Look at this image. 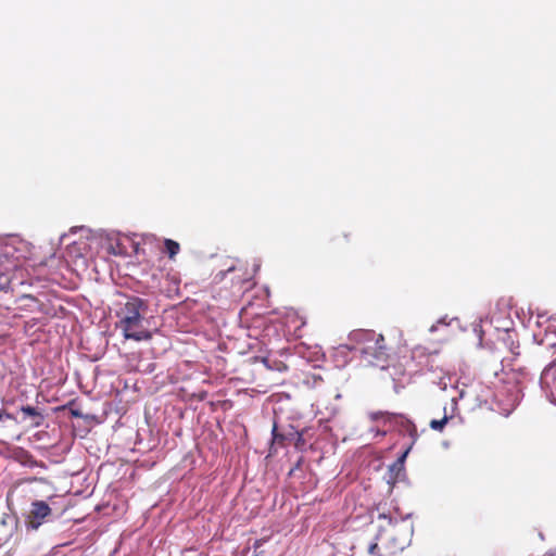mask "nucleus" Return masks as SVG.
Instances as JSON below:
<instances>
[{"mask_svg": "<svg viewBox=\"0 0 556 556\" xmlns=\"http://www.w3.org/2000/svg\"><path fill=\"white\" fill-rule=\"evenodd\" d=\"M116 315L125 339L147 341L152 338L151 332L143 327V315L148 305L144 300L137 296L124 295L117 303Z\"/></svg>", "mask_w": 556, "mask_h": 556, "instance_id": "obj_1", "label": "nucleus"}, {"mask_svg": "<svg viewBox=\"0 0 556 556\" xmlns=\"http://www.w3.org/2000/svg\"><path fill=\"white\" fill-rule=\"evenodd\" d=\"M26 245L16 237L0 238V291L10 286V271L25 257Z\"/></svg>", "mask_w": 556, "mask_h": 556, "instance_id": "obj_2", "label": "nucleus"}, {"mask_svg": "<svg viewBox=\"0 0 556 556\" xmlns=\"http://www.w3.org/2000/svg\"><path fill=\"white\" fill-rule=\"evenodd\" d=\"M350 342L341 344L337 348L338 354L348 352H359L365 357L372 356L380 359L384 355V346L382 344L383 337L376 336L372 331H355L350 336Z\"/></svg>", "mask_w": 556, "mask_h": 556, "instance_id": "obj_3", "label": "nucleus"}, {"mask_svg": "<svg viewBox=\"0 0 556 556\" xmlns=\"http://www.w3.org/2000/svg\"><path fill=\"white\" fill-rule=\"evenodd\" d=\"M540 384L546 397L556 404V361L544 368Z\"/></svg>", "mask_w": 556, "mask_h": 556, "instance_id": "obj_4", "label": "nucleus"}, {"mask_svg": "<svg viewBox=\"0 0 556 556\" xmlns=\"http://www.w3.org/2000/svg\"><path fill=\"white\" fill-rule=\"evenodd\" d=\"M50 514L51 508L46 502H33L27 526L33 530H37L39 526L42 523L43 519H46Z\"/></svg>", "mask_w": 556, "mask_h": 556, "instance_id": "obj_5", "label": "nucleus"}, {"mask_svg": "<svg viewBox=\"0 0 556 556\" xmlns=\"http://www.w3.org/2000/svg\"><path fill=\"white\" fill-rule=\"evenodd\" d=\"M21 410L26 417L31 418L33 427H39L43 422V416L36 407L28 406V405L22 406Z\"/></svg>", "mask_w": 556, "mask_h": 556, "instance_id": "obj_6", "label": "nucleus"}, {"mask_svg": "<svg viewBox=\"0 0 556 556\" xmlns=\"http://www.w3.org/2000/svg\"><path fill=\"white\" fill-rule=\"evenodd\" d=\"M369 417L374 421L383 419L384 424L391 422L393 420L396 422H400L402 426L404 424H408V421L405 420L402 416H397V415H393V414H389V413H382V412L370 413Z\"/></svg>", "mask_w": 556, "mask_h": 556, "instance_id": "obj_7", "label": "nucleus"}, {"mask_svg": "<svg viewBox=\"0 0 556 556\" xmlns=\"http://www.w3.org/2000/svg\"><path fill=\"white\" fill-rule=\"evenodd\" d=\"M165 247L169 257H174L179 252V244L170 239L165 240Z\"/></svg>", "mask_w": 556, "mask_h": 556, "instance_id": "obj_8", "label": "nucleus"}, {"mask_svg": "<svg viewBox=\"0 0 556 556\" xmlns=\"http://www.w3.org/2000/svg\"><path fill=\"white\" fill-rule=\"evenodd\" d=\"M447 420H448V416L445 414L444 417L440 420H437V419L431 420L430 427L432 430L442 431L444 426L446 425Z\"/></svg>", "mask_w": 556, "mask_h": 556, "instance_id": "obj_9", "label": "nucleus"}, {"mask_svg": "<svg viewBox=\"0 0 556 556\" xmlns=\"http://www.w3.org/2000/svg\"><path fill=\"white\" fill-rule=\"evenodd\" d=\"M409 451H410V446H409V447H407V448L403 452V454L397 458V460H396V466H399V467H403V466H404L405 459H406V457H407V455H408Z\"/></svg>", "mask_w": 556, "mask_h": 556, "instance_id": "obj_10", "label": "nucleus"}, {"mask_svg": "<svg viewBox=\"0 0 556 556\" xmlns=\"http://www.w3.org/2000/svg\"><path fill=\"white\" fill-rule=\"evenodd\" d=\"M390 471L392 473H394L395 478H397L400 476V473L404 471V466L403 467H399V466H396V462H395L394 464H392L390 466Z\"/></svg>", "mask_w": 556, "mask_h": 556, "instance_id": "obj_11", "label": "nucleus"}, {"mask_svg": "<svg viewBox=\"0 0 556 556\" xmlns=\"http://www.w3.org/2000/svg\"><path fill=\"white\" fill-rule=\"evenodd\" d=\"M4 419L15 420L14 416L8 413L5 409L0 410V422Z\"/></svg>", "mask_w": 556, "mask_h": 556, "instance_id": "obj_12", "label": "nucleus"}, {"mask_svg": "<svg viewBox=\"0 0 556 556\" xmlns=\"http://www.w3.org/2000/svg\"><path fill=\"white\" fill-rule=\"evenodd\" d=\"M520 397H521V390L517 389L515 394H514V397L511 400V404L516 405L519 402Z\"/></svg>", "mask_w": 556, "mask_h": 556, "instance_id": "obj_13", "label": "nucleus"}, {"mask_svg": "<svg viewBox=\"0 0 556 556\" xmlns=\"http://www.w3.org/2000/svg\"><path fill=\"white\" fill-rule=\"evenodd\" d=\"M377 549H378V545H377V543H374L369 546L368 552H369V554L375 555Z\"/></svg>", "mask_w": 556, "mask_h": 556, "instance_id": "obj_14", "label": "nucleus"}, {"mask_svg": "<svg viewBox=\"0 0 556 556\" xmlns=\"http://www.w3.org/2000/svg\"><path fill=\"white\" fill-rule=\"evenodd\" d=\"M87 231L84 227H73L70 231V233H74L76 231Z\"/></svg>", "mask_w": 556, "mask_h": 556, "instance_id": "obj_15", "label": "nucleus"}, {"mask_svg": "<svg viewBox=\"0 0 556 556\" xmlns=\"http://www.w3.org/2000/svg\"><path fill=\"white\" fill-rule=\"evenodd\" d=\"M466 392L464 389L459 391V399H463L465 396Z\"/></svg>", "mask_w": 556, "mask_h": 556, "instance_id": "obj_16", "label": "nucleus"}, {"mask_svg": "<svg viewBox=\"0 0 556 556\" xmlns=\"http://www.w3.org/2000/svg\"><path fill=\"white\" fill-rule=\"evenodd\" d=\"M68 236H70V233H64L61 236L60 240L64 241Z\"/></svg>", "mask_w": 556, "mask_h": 556, "instance_id": "obj_17", "label": "nucleus"}, {"mask_svg": "<svg viewBox=\"0 0 556 556\" xmlns=\"http://www.w3.org/2000/svg\"><path fill=\"white\" fill-rule=\"evenodd\" d=\"M437 325H432L429 329L430 332H434L437 330Z\"/></svg>", "mask_w": 556, "mask_h": 556, "instance_id": "obj_18", "label": "nucleus"}, {"mask_svg": "<svg viewBox=\"0 0 556 556\" xmlns=\"http://www.w3.org/2000/svg\"><path fill=\"white\" fill-rule=\"evenodd\" d=\"M452 402H453V409L456 407L457 405V399L456 397H453L452 399Z\"/></svg>", "mask_w": 556, "mask_h": 556, "instance_id": "obj_19", "label": "nucleus"}, {"mask_svg": "<svg viewBox=\"0 0 556 556\" xmlns=\"http://www.w3.org/2000/svg\"><path fill=\"white\" fill-rule=\"evenodd\" d=\"M439 324L447 325L444 318L440 319V320L438 321V325H439Z\"/></svg>", "mask_w": 556, "mask_h": 556, "instance_id": "obj_20", "label": "nucleus"}, {"mask_svg": "<svg viewBox=\"0 0 556 556\" xmlns=\"http://www.w3.org/2000/svg\"><path fill=\"white\" fill-rule=\"evenodd\" d=\"M377 434H378V435H384V434H386V431H382V432L377 431Z\"/></svg>", "mask_w": 556, "mask_h": 556, "instance_id": "obj_21", "label": "nucleus"}]
</instances>
